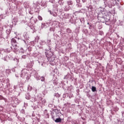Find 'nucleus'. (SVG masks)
<instances>
[{
    "mask_svg": "<svg viewBox=\"0 0 124 124\" xmlns=\"http://www.w3.org/2000/svg\"><path fill=\"white\" fill-rule=\"evenodd\" d=\"M55 123H61L62 122V118H59L55 120Z\"/></svg>",
    "mask_w": 124,
    "mask_h": 124,
    "instance_id": "1",
    "label": "nucleus"
},
{
    "mask_svg": "<svg viewBox=\"0 0 124 124\" xmlns=\"http://www.w3.org/2000/svg\"><path fill=\"white\" fill-rule=\"evenodd\" d=\"M67 3L68 6L72 5L73 4V3H72V1H71V0L67 1Z\"/></svg>",
    "mask_w": 124,
    "mask_h": 124,
    "instance_id": "2",
    "label": "nucleus"
},
{
    "mask_svg": "<svg viewBox=\"0 0 124 124\" xmlns=\"http://www.w3.org/2000/svg\"><path fill=\"white\" fill-rule=\"evenodd\" d=\"M92 91L93 92H95V91H96V88H95V87L92 86Z\"/></svg>",
    "mask_w": 124,
    "mask_h": 124,
    "instance_id": "3",
    "label": "nucleus"
},
{
    "mask_svg": "<svg viewBox=\"0 0 124 124\" xmlns=\"http://www.w3.org/2000/svg\"><path fill=\"white\" fill-rule=\"evenodd\" d=\"M11 41L13 43H17V41H16V40H15V39L14 38H12L11 39Z\"/></svg>",
    "mask_w": 124,
    "mask_h": 124,
    "instance_id": "4",
    "label": "nucleus"
},
{
    "mask_svg": "<svg viewBox=\"0 0 124 124\" xmlns=\"http://www.w3.org/2000/svg\"><path fill=\"white\" fill-rule=\"evenodd\" d=\"M38 19L40 20V21H42V17L40 16H38Z\"/></svg>",
    "mask_w": 124,
    "mask_h": 124,
    "instance_id": "5",
    "label": "nucleus"
},
{
    "mask_svg": "<svg viewBox=\"0 0 124 124\" xmlns=\"http://www.w3.org/2000/svg\"><path fill=\"white\" fill-rule=\"evenodd\" d=\"M41 81L42 82H44V81H45V78L42 77L41 78Z\"/></svg>",
    "mask_w": 124,
    "mask_h": 124,
    "instance_id": "6",
    "label": "nucleus"
},
{
    "mask_svg": "<svg viewBox=\"0 0 124 124\" xmlns=\"http://www.w3.org/2000/svg\"><path fill=\"white\" fill-rule=\"evenodd\" d=\"M17 45H15V46H13V47H14V48L15 49H17Z\"/></svg>",
    "mask_w": 124,
    "mask_h": 124,
    "instance_id": "7",
    "label": "nucleus"
}]
</instances>
